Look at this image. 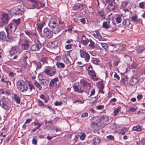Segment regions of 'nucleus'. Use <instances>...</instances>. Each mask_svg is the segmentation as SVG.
Masks as SVG:
<instances>
[{"mask_svg": "<svg viewBox=\"0 0 145 145\" xmlns=\"http://www.w3.org/2000/svg\"><path fill=\"white\" fill-rule=\"evenodd\" d=\"M57 22V20L56 18H52L48 24L49 26L55 34L57 33L60 30V29Z\"/></svg>", "mask_w": 145, "mask_h": 145, "instance_id": "nucleus-1", "label": "nucleus"}, {"mask_svg": "<svg viewBox=\"0 0 145 145\" xmlns=\"http://www.w3.org/2000/svg\"><path fill=\"white\" fill-rule=\"evenodd\" d=\"M17 88L20 92H24L26 91L28 89L27 86L21 81H18L17 83Z\"/></svg>", "mask_w": 145, "mask_h": 145, "instance_id": "nucleus-2", "label": "nucleus"}, {"mask_svg": "<svg viewBox=\"0 0 145 145\" xmlns=\"http://www.w3.org/2000/svg\"><path fill=\"white\" fill-rule=\"evenodd\" d=\"M116 44H112L110 45L108 48L110 51L109 53L113 56L114 53L119 54V53L121 52V51H120V49H116Z\"/></svg>", "mask_w": 145, "mask_h": 145, "instance_id": "nucleus-3", "label": "nucleus"}, {"mask_svg": "<svg viewBox=\"0 0 145 145\" xmlns=\"http://www.w3.org/2000/svg\"><path fill=\"white\" fill-rule=\"evenodd\" d=\"M41 45L40 42L38 40L35 41L34 44L30 47V50L32 51L36 52L39 51L41 47Z\"/></svg>", "mask_w": 145, "mask_h": 145, "instance_id": "nucleus-4", "label": "nucleus"}, {"mask_svg": "<svg viewBox=\"0 0 145 145\" xmlns=\"http://www.w3.org/2000/svg\"><path fill=\"white\" fill-rule=\"evenodd\" d=\"M56 72V69L53 67L46 68L44 72L48 76H53Z\"/></svg>", "mask_w": 145, "mask_h": 145, "instance_id": "nucleus-5", "label": "nucleus"}, {"mask_svg": "<svg viewBox=\"0 0 145 145\" xmlns=\"http://www.w3.org/2000/svg\"><path fill=\"white\" fill-rule=\"evenodd\" d=\"M29 88H28V89L26 91V95L30 96L37 93V90L32 85L29 84Z\"/></svg>", "mask_w": 145, "mask_h": 145, "instance_id": "nucleus-6", "label": "nucleus"}, {"mask_svg": "<svg viewBox=\"0 0 145 145\" xmlns=\"http://www.w3.org/2000/svg\"><path fill=\"white\" fill-rule=\"evenodd\" d=\"M80 57L84 58L85 60L87 62L89 61L90 56L89 54L84 50H80Z\"/></svg>", "mask_w": 145, "mask_h": 145, "instance_id": "nucleus-7", "label": "nucleus"}, {"mask_svg": "<svg viewBox=\"0 0 145 145\" xmlns=\"http://www.w3.org/2000/svg\"><path fill=\"white\" fill-rule=\"evenodd\" d=\"M43 32L44 35L48 38H52L54 32L53 31H52L49 29L48 28H45L44 29Z\"/></svg>", "mask_w": 145, "mask_h": 145, "instance_id": "nucleus-8", "label": "nucleus"}, {"mask_svg": "<svg viewBox=\"0 0 145 145\" xmlns=\"http://www.w3.org/2000/svg\"><path fill=\"white\" fill-rule=\"evenodd\" d=\"M73 88L75 91L79 93H82L85 91L83 87L77 85H74Z\"/></svg>", "mask_w": 145, "mask_h": 145, "instance_id": "nucleus-9", "label": "nucleus"}, {"mask_svg": "<svg viewBox=\"0 0 145 145\" xmlns=\"http://www.w3.org/2000/svg\"><path fill=\"white\" fill-rule=\"evenodd\" d=\"M9 19L8 14L5 13L3 14L2 17V21L3 23V25L4 24H7Z\"/></svg>", "mask_w": 145, "mask_h": 145, "instance_id": "nucleus-10", "label": "nucleus"}, {"mask_svg": "<svg viewBox=\"0 0 145 145\" xmlns=\"http://www.w3.org/2000/svg\"><path fill=\"white\" fill-rule=\"evenodd\" d=\"M101 142V138L98 137H96L93 139L92 144L93 145H99Z\"/></svg>", "mask_w": 145, "mask_h": 145, "instance_id": "nucleus-11", "label": "nucleus"}, {"mask_svg": "<svg viewBox=\"0 0 145 145\" xmlns=\"http://www.w3.org/2000/svg\"><path fill=\"white\" fill-rule=\"evenodd\" d=\"M29 42L27 40H25L24 43L22 44V47L23 49L24 50H27L29 48Z\"/></svg>", "mask_w": 145, "mask_h": 145, "instance_id": "nucleus-12", "label": "nucleus"}, {"mask_svg": "<svg viewBox=\"0 0 145 145\" xmlns=\"http://www.w3.org/2000/svg\"><path fill=\"white\" fill-rule=\"evenodd\" d=\"M0 105L5 109L7 110L8 108V106L7 105V102L4 99H2L0 100Z\"/></svg>", "mask_w": 145, "mask_h": 145, "instance_id": "nucleus-13", "label": "nucleus"}, {"mask_svg": "<svg viewBox=\"0 0 145 145\" xmlns=\"http://www.w3.org/2000/svg\"><path fill=\"white\" fill-rule=\"evenodd\" d=\"M17 28V27L15 26L14 24L12 23L9 24L8 26V29H10L11 32L14 33Z\"/></svg>", "mask_w": 145, "mask_h": 145, "instance_id": "nucleus-14", "label": "nucleus"}, {"mask_svg": "<svg viewBox=\"0 0 145 145\" xmlns=\"http://www.w3.org/2000/svg\"><path fill=\"white\" fill-rule=\"evenodd\" d=\"M117 7V5L115 3H112V5H108V9L110 11L115 10Z\"/></svg>", "mask_w": 145, "mask_h": 145, "instance_id": "nucleus-15", "label": "nucleus"}, {"mask_svg": "<svg viewBox=\"0 0 145 145\" xmlns=\"http://www.w3.org/2000/svg\"><path fill=\"white\" fill-rule=\"evenodd\" d=\"M96 34H93L94 37L96 38H98L99 40L103 41L105 39L102 37L99 34V32L97 31H96Z\"/></svg>", "mask_w": 145, "mask_h": 145, "instance_id": "nucleus-16", "label": "nucleus"}, {"mask_svg": "<svg viewBox=\"0 0 145 145\" xmlns=\"http://www.w3.org/2000/svg\"><path fill=\"white\" fill-rule=\"evenodd\" d=\"M89 39L86 38L85 35H83L82 39V42L84 45L86 46L89 42Z\"/></svg>", "mask_w": 145, "mask_h": 145, "instance_id": "nucleus-17", "label": "nucleus"}, {"mask_svg": "<svg viewBox=\"0 0 145 145\" xmlns=\"http://www.w3.org/2000/svg\"><path fill=\"white\" fill-rule=\"evenodd\" d=\"M84 6L85 5L82 4L79 5L78 6L74 5V7L75 10H81L84 9Z\"/></svg>", "mask_w": 145, "mask_h": 145, "instance_id": "nucleus-18", "label": "nucleus"}, {"mask_svg": "<svg viewBox=\"0 0 145 145\" xmlns=\"http://www.w3.org/2000/svg\"><path fill=\"white\" fill-rule=\"evenodd\" d=\"M130 24L129 20L128 19L124 20L122 24L125 27H127L129 26Z\"/></svg>", "mask_w": 145, "mask_h": 145, "instance_id": "nucleus-19", "label": "nucleus"}, {"mask_svg": "<svg viewBox=\"0 0 145 145\" xmlns=\"http://www.w3.org/2000/svg\"><path fill=\"white\" fill-rule=\"evenodd\" d=\"M138 82V80L137 78L135 77L132 78L131 79L130 83L132 86L135 85Z\"/></svg>", "mask_w": 145, "mask_h": 145, "instance_id": "nucleus-20", "label": "nucleus"}, {"mask_svg": "<svg viewBox=\"0 0 145 145\" xmlns=\"http://www.w3.org/2000/svg\"><path fill=\"white\" fill-rule=\"evenodd\" d=\"M6 37V35L5 33L3 32H0V40L3 41L5 40Z\"/></svg>", "mask_w": 145, "mask_h": 145, "instance_id": "nucleus-21", "label": "nucleus"}, {"mask_svg": "<svg viewBox=\"0 0 145 145\" xmlns=\"http://www.w3.org/2000/svg\"><path fill=\"white\" fill-rule=\"evenodd\" d=\"M12 23L16 27V26L19 25L20 23V18L14 19Z\"/></svg>", "mask_w": 145, "mask_h": 145, "instance_id": "nucleus-22", "label": "nucleus"}, {"mask_svg": "<svg viewBox=\"0 0 145 145\" xmlns=\"http://www.w3.org/2000/svg\"><path fill=\"white\" fill-rule=\"evenodd\" d=\"M145 49V48L144 47L140 46L137 48L136 51L138 54H141L144 52Z\"/></svg>", "mask_w": 145, "mask_h": 145, "instance_id": "nucleus-23", "label": "nucleus"}, {"mask_svg": "<svg viewBox=\"0 0 145 145\" xmlns=\"http://www.w3.org/2000/svg\"><path fill=\"white\" fill-rule=\"evenodd\" d=\"M133 131L139 132L142 130V127L139 125H137L133 127Z\"/></svg>", "mask_w": 145, "mask_h": 145, "instance_id": "nucleus-24", "label": "nucleus"}, {"mask_svg": "<svg viewBox=\"0 0 145 145\" xmlns=\"http://www.w3.org/2000/svg\"><path fill=\"white\" fill-rule=\"evenodd\" d=\"M98 119H100L101 121L106 122L108 120V117L107 116L103 115L101 117H99Z\"/></svg>", "mask_w": 145, "mask_h": 145, "instance_id": "nucleus-25", "label": "nucleus"}, {"mask_svg": "<svg viewBox=\"0 0 145 145\" xmlns=\"http://www.w3.org/2000/svg\"><path fill=\"white\" fill-rule=\"evenodd\" d=\"M30 1L31 3H34V4L32 5L33 8H37L38 7V2L36 0H28Z\"/></svg>", "mask_w": 145, "mask_h": 145, "instance_id": "nucleus-26", "label": "nucleus"}, {"mask_svg": "<svg viewBox=\"0 0 145 145\" xmlns=\"http://www.w3.org/2000/svg\"><path fill=\"white\" fill-rule=\"evenodd\" d=\"M56 65L58 68H64L65 67V65L63 63L59 61L56 63Z\"/></svg>", "mask_w": 145, "mask_h": 145, "instance_id": "nucleus-27", "label": "nucleus"}, {"mask_svg": "<svg viewBox=\"0 0 145 145\" xmlns=\"http://www.w3.org/2000/svg\"><path fill=\"white\" fill-rule=\"evenodd\" d=\"M14 98L15 101L17 104H19L20 103V98L16 94H14Z\"/></svg>", "mask_w": 145, "mask_h": 145, "instance_id": "nucleus-28", "label": "nucleus"}, {"mask_svg": "<svg viewBox=\"0 0 145 145\" xmlns=\"http://www.w3.org/2000/svg\"><path fill=\"white\" fill-rule=\"evenodd\" d=\"M102 27L104 28L108 29L110 27V25L109 24V22H105L103 23Z\"/></svg>", "mask_w": 145, "mask_h": 145, "instance_id": "nucleus-29", "label": "nucleus"}, {"mask_svg": "<svg viewBox=\"0 0 145 145\" xmlns=\"http://www.w3.org/2000/svg\"><path fill=\"white\" fill-rule=\"evenodd\" d=\"M40 81L41 84L43 86H46L49 83V81L46 79H42Z\"/></svg>", "mask_w": 145, "mask_h": 145, "instance_id": "nucleus-30", "label": "nucleus"}, {"mask_svg": "<svg viewBox=\"0 0 145 145\" xmlns=\"http://www.w3.org/2000/svg\"><path fill=\"white\" fill-rule=\"evenodd\" d=\"M100 62L99 59L97 58H93L91 60V62L96 65L98 64Z\"/></svg>", "mask_w": 145, "mask_h": 145, "instance_id": "nucleus-31", "label": "nucleus"}, {"mask_svg": "<svg viewBox=\"0 0 145 145\" xmlns=\"http://www.w3.org/2000/svg\"><path fill=\"white\" fill-rule=\"evenodd\" d=\"M17 51L15 48H12L10 50V54L11 56L17 53Z\"/></svg>", "mask_w": 145, "mask_h": 145, "instance_id": "nucleus-32", "label": "nucleus"}, {"mask_svg": "<svg viewBox=\"0 0 145 145\" xmlns=\"http://www.w3.org/2000/svg\"><path fill=\"white\" fill-rule=\"evenodd\" d=\"M81 83L82 85L84 86H89L90 87L91 86L90 83H88L84 80H82L81 81Z\"/></svg>", "mask_w": 145, "mask_h": 145, "instance_id": "nucleus-33", "label": "nucleus"}, {"mask_svg": "<svg viewBox=\"0 0 145 145\" xmlns=\"http://www.w3.org/2000/svg\"><path fill=\"white\" fill-rule=\"evenodd\" d=\"M90 43L89 44V47L92 48H95V43L94 42H93L92 40L91 39H89V40Z\"/></svg>", "mask_w": 145, "mask_h": 145, "instance_id": "nucleus-34", "label": "nucleus"}, {"mask_svg": "<svg viewBox=\"0 0 145 145\" xmlns=\"http://www.w3.org/2000/svg\"><path fill=\"white\" fill-rule=\"evenodd\" d=\"M127 131L128 130L127 128H123L121 130L120 133V134L123 135L127 132Z\"/></svg>", "mask_w": 145, "mask_h": 145, "instance_id": "nucleus-35", "label": "nucleus"}, {"mask_svg": "<svg viewBox=\"0 0 145 145\" xmlns=\"http://www.w3.org/2000/svg\"><path fill=\"white\" fill-rule=\"evenodd\" d=\"M30 37L31 39L33 38L37 39V35L35 33L30 32Z\"/></svg>", "mask_w": 145, "mask_h": 145, "instance_id": "nucleus-36", "label": "nucleus"}, {"mask_svg": "<svg viewBox=\"0 0 145 145\" xmlns=\"http://www.w3.org/2000/svg\"><path fill=\"white\" fill-rule=\"evenodd\" d=\"M6 80L7 79L5 77H3V78L1 79V81L2 82H5L8 86L9 83L10 85H11V82L8 81L7 80Z\"/></svg>", "mask_w": 145, "mask_h": 145, "instance_id": "nucleus-37", "label": "nucleus"}, {"mask_svg": "<svg viewBox=\"0 0 145 145\" xmlns=\"http://www.w3.org/2000/svg\"><path fill=\"white\" fill-rule=\"evenodd\" d=\"M98 14L100 16L105 18V16L103 10H99L98 11Z\"/></svg>", "mask_w": 145, "mask_h": 145, "instance_id": "nucleus-38", "label": "nucleus"}, {"mask_svg": "<svg viewBox=\"0 0 145 145\" xmlns=\"http://www.w3.org/2000/svg\"><path fill=\"white\" fill-rule=\"evenodd\" d=\"M139 8L142 9L145 8V2H142L139 3Z\"/></svg>", "mask_w": 145, "mask_h": 145, "instance_id": "nucleus-39", "label": "nucleus"}, {"mask_svg": "<svg viewBox=\"0 0 145 145\" xmlns=\"http://www.w3.org/2000/svg\"><path fill=\"white\" fill-rule=\"evenodd\" d=\"M35 85L36 86L39 90H41L42 89V87L40 86V84L39 83L37 82L36 81L35 82Z\"/></svg>", "mask_w": 145, "mask_h": 145, "instance_id": "nucleus-40", "label": "nucleus"}, {"mask_svg": "<svg viewBox=\"0 0 145 145\" xmlns=\"http://www.w3.org/2000/svg\"><path fill=\"white\" fill-rule=\"evenodd\" d=\"M43 25L42 24H39L38 25L37 27V29L39 33H40L42 31V28Z\"/></svg>", "mask_w": 145, "mask_h": 145, "instance_id": "nucleus-41", "label": "nucleus"}, {"mask_svg": "<svg viewBox=\"0 0 145 145\" xmlns=\"http://www.w3.org/2000/svg\"><path fill=\"white\" fill-rule=\"evenodd\" d=\"M73 44H69L66 45L65 46V48L66 49L68 50L72 48Z\"/></svg>", "mask_w": 145, "mask_h": 145, "instance_id": "nucleus-42", "label": "nucleus"}, {"mask_svg": "<svg viewBox=\"0 0 145 145\" xmlns=\"http://www.w3.org/2000/svg\"><path fill=\"white\" fill-rule=\"evenodd\" d=\"M32 143L34 145H36L37 144V137L36 136H35L33 137L32 140Z\"/></svg>", "mask_w": 145, "mask_h": 145, "instance_id": "nucleus-43", "label": "nucleus"}, {"mask_svg": "<svg viewBox=\"0 0 145 145\" xmlns=\"http://www.w3.org/2000/svg\"><path fill=\"white\" fill-rule=\"evenodd\" d=\"M88 73L89 75H90L92 76L95 77L96 76V73L93 70Z\"/></svg>", "mask_w": 145, "mask_h": 145, "instance_id": "nucleus-44", "label": "nucleus"}, {"mask_svg": "<svg viewBox=\"0 0 145 145\" xmlns=\"http://www.w3.org/2000/svg\"><path fill=\"white\" fill-rule=\"evenodd\" d=\"M39 105L40 106L42 107L43 108L46 107H47V105L43 104L42 101L40 100H39Z\"/></svg>", "mask_w": 145, "mask_h": 145, "instance_id": "nucleus-45", "label": "nucleus"}, {"mask_svg": "<svg viewBox=\"0 0 145 145\" xmlns=\"http://www.w3.org/2000/svg\"><path fill=\"white\" fill-rule=\"evenodd\" d=\"M116 21L118 24L120 23L121 22V17L119 16L115 18Z\"/></svg>", "mask_w": 145, "mask_h": 145, "instance_id": "nucleus-46", "label": "nucleus"}, {"mask_svg": "<svg viewBox=\"0 0 145 145\" xmlns=\"http://www.w3.org/2000/svg\"><path fill=\"white\" fill-rule=\"evenodd\" d=\"M89 53L90 55L93 56H96L97 53V52L95 50L92 51H90Z\"/></svg>", "mask_w": 145, "mask_h": 145, "instance_id": "nucleus-47", "label": "nucleus"}, {"mask_svg": "<svg viewBox=\"0 0 145 145\" xmlns=\"http://www.w3.org/2000/svg\"><path fill=\"white\" fill-rule=\"evenodd\" d=\"M101 44L103 48L105 50H106L108 48V46L106 44L101 43Z\"/></svg>", "mask_w": 145, "mask_h": 145, "instance_id": "nucleus-48", "label": "nucleus"}, {"mask_svg": "<svg viewBox=\"0 0 145 145\" xmlns=\"http://www.w3.org/2000/svg\"><path fill=\"white\" fill-rule=\"evenodd\" d=\"M14 8L17 11V12H19L18 13H16V14H19L20 13V12L21 11V9L20 8V7L19 6H18L15 7Z\"/></svg>", "mask_w": 145, "mask_h": 145, "instance_id": "nucleus-49", "label": "nucleus"}, {"mask_svg": "<svg viewBox=\"0 0 145 145\" xmlns=\"http://www.w3.org/2000/svg\"><path fill=\"white\" fill-rule=\"evenodd\" d=\"M40 97L41 99H42L43 100H44V101L45 103H47V102H48V100L46 99L45 97L44 96V95L43 94H41L40 96Z\"/></svg>", "mask_w": 145, "mask_h": 145, "instance_id": "nucleus-50", "label": "nucleus"}, {"mask_svg": "<svg viewBox=\"0 0 145 145\" xmlns=\"http://www.w3.org/2000/svg\"><path fill=\"white\" fill-rule=\"evenodd\" d=\"M64 62L67 64H68L69 63V61L66 56L64 57Z\"/></svg>", "mask_w": 145, "mask_h": 145, "instance_id": "nucleus-51", "label": "nucleus"}, {"mask_svg": "<svg viewBox=\"0 0 145 145\" xmlns=\"http://www.w3.org/2000/svg\"><path fill=\"white\" fill-rule=\"evenodd\" d=\"M136 111V109L134 108H131L128 111V112H135Z\"/></svg>", "mask_w": 145, "mask_h": 145, "instance_id": "nucleus-52", "label": "nucleus"}, {"mask_svg": "<svg viewBox=\"0 0 145 145\" xmlns=\"http://www.w3.org/2000/svg\"><path fill=\"white\" fill-rule=\"evenodd\" d=\"M137 98L138 101H140L142 99L143 95L141 94H138L137 97Z\"/></svg>", "mask_w": 145, "mask_h": 145, "instance_id": "nucleus-53", "label": "nucleus"}, {"mask_svg": "<svg viewBox=\"0 0 145 145\" xmlns=\"http://www.w3.org/2000/svg\"><path fill=\"white\" fill-rule=\"evenodd\" d=\"M104 105H101L99 106H96V108L97 110H102L104 108Z\"/></svg>", "mask_w": 145, "mask_h": 145, "instance_id": "nucleus-54", "label": "nucleus"}, {"mask_svg": "<svg viewBox=\"0 0 145 145\" xmlns=\"http://www.w3.org/2000/svg\"><path fill=\"white\" fill-rule=\"evenodd\" d=\"M120 109V108H118L114 110V116H116L117 115L118 113L119 112Z\"/></svg>", "mask_w": 145, "mask_h": 145, "instance_id": "nucleus-55", "label": "nucleus"}, {"mask_svg": "<svg viewBox=\"0 0 145 145\" xmlns=\"http://www.w3.org/2000/svg\"><path fill=\"white\" fill-rule=\"evenodd\" d=\"M86 137V135L84 133H82L80 136V139L82 140H83Z\"/></svg>", "mask_w": 145, "mask_h": 145, "instance_id": "nucleus-56", "label": "nucleus"}, {"mask_svg": "<svg viewBox=\"0 0 145 145\" xmlns=\"http://www.w3.org/2000/svg\"><path fill=\"white\" fill-rule=\"evenodd\" d=\"M137 17L136 15L135 16H133L131 18L132 20L134 22H137Z\"/></svg>", "mask_w": 145, "mask_h": 145, "instance_id": "nucleus-57", "label": "nucleus"}, {"mask_svg": "<svg viewBox=\"0 0 145 145\" xmlns=\"http://www.w3.org/2000/svg\"><path fill=\"white\" fill-rule=\"evenodd\" d=\"M130 1V0H126L123 2L124 4L125 7H126L127 6L128 4L129 3Z\"/></svg>", "mask_w": 145, "mask_h": 145, "instance_id": "nucleus-58", "label": "nucleus"}, {"mask_svg": "<svg viewBox=\"0 0 145 145\" xmlns=\"http://www.w3.org/2000/svg\"><path fill=\"white\" fill-rule=\"evenodd\" d=\"M36 65H37V68L40 69L41 68L42 65H41L40 64V63H39V62H37L36 63Z\"/></svg>", "mask_w": 145, "mask_h": 145, "instance_id": "nucleus-59", "label": "nucleus"}, {"mask_svg": "<svg viewBox=\"0 0 145 145\" xmlns=\"http://www.w3.org/2000/svg\"><path fill=\"white\" fill-rule=\"evenodd\" d=\"M62 103L61 101L58 102L56 101L55 103L54 104L55 106H57L61 105H62Z\"/></svg>", "mask_w": 145, "mask_h": 145, "instance_id": "nucleus-60", "label": "nucleus"}, {"mask_svg": "<svg viewBox=\"0 0 145 145\" xmlns=\"http://www.w3.org/2000/svg\"><path fill=\"white\" fill-rule=\"evenodd\" d=\"M55 82L52 80L49 84V86L50 88H51L53 86Z\"/></svg>", "mask_w": 145, "mask_h": 145, "instance_id": "nucleus-61", "label": "nucleus"}, {"mask_svg": "<svg viewBox=\"0 0 145 145\" xmlns=\"http://www.w3.org/2000/svg\"><path fill=\"white\" fill-rule=\"evenodd\" d=\"M87 70L88 71V72L93 70L92 66L91 65H90L88 68Z\"/></svg>", "mask_w": 145, "mask_h": 145, "instance_id": "nucleus-62", "label": "nucleus"}, {"mask_svg": "<svg viewBox=\"0 0 145 145\" xmlns=\"http://www.w3.org/2000/svg\"><path fill=\"white\" fill-rule=\"evenodd\" d=\"M95 93V89H93L91 91V94L90 95V96H92Z\"/></svg>", "mask_w": 145, "mask_h": 145, "instance_id": "nucleus-63", "label": "nucleus"}, {"mask_svg": "<svg viewBox=\"0 0 145 145\" xmlns=\"http://www.w3.org/2000/svg\"><path fill=\"white\" fill-rule=\"evenodd\" d=\"M114 77L116 78L118 80H119L120 78L119 75L117 73L115 72V74L114 76Z\"/></svg>", "mask_w": 145, "mask_h": 145, "instance_id": "nucleus-64", "label": "nucleus"}]
</instances>
